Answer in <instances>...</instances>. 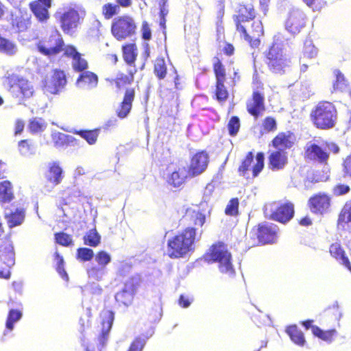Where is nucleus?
<instances>
[{"instance_id":"nucleus-1","label":"nucleus","mask_w":351,"mask_h":351,"mask_svg":"<svg viewBox=\"0 0 351 351\" xmlns=\"http://www.w3.org/2000/svg\"><path fill=\"white\" fill-rule=\"evenodd\" d=\"M255 17L256 12L251 3L240 4L232 17L236 30L254 49L259 47L264 35L263 23L261 20H254Z\"/></svg>"},{"instance_id":"nucleus-2","label":"nucleus","mask_w":351,"mask_h":351,"mask_svg":"<svg viewBox=\"0 0 351 351\" xmlns=\"http://www.w3.org/2000/svg\"><path fill=\"white\" fill-rule=\"evenodd\" d=\"M136 73V69L130 70L126 73L119 72L115 77L105 79L109 86H114L118 91L124 90L123 98L116 110V114L119 119H125L132 110L136 97V90L129 86L134 82Z\"/></svg>"},{"instance_id":"nucleus-3","label":"nucleus","mask_w":351,"mask_h":351,"mask_svg":"<svg viewBox=\"0 0 351 351\" xmlns=\"http://www.w3.org/2000/svg\"><path fill=\"white\" fill-rule=\"evenodd\" d=\"M198 240L197 228L185 227L167 240V254L171 258H184L194 252Z\"/></svg>"},{"instance_id":"nucleus-4","label":"nucleus","mask_w":351,"mask_h":351,"mask_svg":"<svg viewBox=\"0 0 351 351\" xmlns=\"http://www.w3.org/2000/svg\"><path fill=\"white\" fill-rule=\"evenodd\" d=\"M309 118L315 128L329 130L337 123L338 111L332 102L320 101L311 109Z\"/></svg>"},{"instance_id":"nucleus-5","label":"nucleus","mask_w":351,"mask_h":351,"mask_svg":"<svg viewBox=\"0 0 351 351\" xmlns=\"http://www.w3.org/2000/svg\"><path fill=\"white\" fill-rule=\"evenodd\" d=\"M204 258L208 263H218L219 269L223 274H234L232 255L227 245L222 241L213 243L204 254Z\"/></svg>"},{"instance_id":"nucleus-6","label":"nucleus","mask_w":351,"mask_h":351,"mask_svg":"<svg viewBox=\"0 0 351 351\" xmlns=\"http://www.w3.org/2000/svg\"><path fill=\"white\" fill-rule=\"evenodd\" d=\"M265 64L271 72L275 74H284L289 67L291 61L283 53V49L277 42H273L263 53Z\"/></svg>"},{"instance_id":"nucleus-7","label":"nucleus","mask_w":351,"mask_h":351,"mask_svg":"<svg viewBox=\"0 0 351 351\" xmlns=\"http://www.w3.org/2000/svg\"><path fill=\"white\" fill-rule=\"evenodd\" d=\"M265 167V155L263 152H258L254 156L253 152H248L241 160L238 167L240 176L246 179L256 178Z\"/></svg>"},{"instance_id":"nucleus-8","label":"nucleus","mask_w":351,"mask_h":351,"mask_svg":"<svg viewBox=\"0 0 351 351\" xmlns=\"http://www.w3.org/2000/svg\"><path fill=\"white\" fill-rule=\"evenodd\" d=\"M8 90L20 101H24L34 95V86L27 79L12 74L5 77Z\"/></svg>"},{"instance_id":"nucleus-9","label":"nucleus","mask_w":351,"mask_h":351,"mask_svg":"<svg viewBox=\"0 0 351 351\" xmlns=\"http://www.w3.org/2000/svg\"><path fill=\"white\" fill-rule=\"evenodd\" d=\"M62 36L58 32L46 36L36 44V49L43 56L48 58L56 56L66 49Z\"/></svg>"},{"instance_id":"nucleus-10","label":"nucleus","mask_w":351,"mask_h":351,"mask_svg":"<svg viewBox=\"0 0 351 351\" xmlns=\"http://www.w3.org/2000/svg\"><path fill=\"white\" fill-rule=\"evenodd\" d=\"M258 241V245H267L276 243L278 237V226L269 221L258 223L250 232Z\"/></svg>"},{"instance_id":"nucleus-11","label":"nucleus","mask_w":351,"mask_h":351,"mask_svg":"<svg viewBox=\"0 0 351 351\" xmlns=\"http://www.w3.org/2000/svg\"><path fill=\"white\" fill-rule=\"evenodd\" d=\"M110 30L117 40H123L136 34V25L130 16L123 15L113 20Z\"/></svg>"},{"instance_id":"nucleus-12","label":"nucleus","mask_w":351,"mask_h":351,"mask_svg":"<svg viewBox=\"0 0 351 351\" xmlns=\"http://www.w3.org/2000/svg\"><path fill=\"white\" fill-rule=\"evenodd\" d=\"M213 70L216 80L215 98L219 103H223L228 99L229 93L225 86L226 80V68L221 60L217 56L213 58Z\"/></svg>"},{"instance_id":"nucleus-13","label":"nucleus","mask_w":351,"mask_h":351,"mask_svg":"<svg viewBox=\"0 0 351 351\" xmlns=\"http://www.w3.org/2000/svg\"><path fill=\"white\" fill-rule=\"evenodd\" d=\"M330 152L337 154L339 152V147L334 143H325L324 147L317 144L311 143L305 149L304 158L326 165L328 163Z\"/></svg>"},{"instance_id":"nucleus-14","label":"nucleus","mask_w":351,"mask_h":351,"mask_svg":"<svg viewBox=\"0 0 351 351\" xmlns=\"http://www.w3.org/2000/svg\"><path fill=\"white\" fill-rule=\"evenodd\" d=\"M0 261L3 266L0 267V279L8 280L11 277V267L14 265V251L12 242L5 239L0 244Z\"/></svg>"},{"instance_id":"nucleus-15","label":"nucleus","mask_w":351,"mask_h":351,"mask_svg":"<svg viewBox=\"0 0 351 351\" xmlns=\"http://www.w3.org/2000/svg\"><path fill=\"white\" fill-rule=\"evenodd\" d=\"M307 206L313 214L323 216L330 211L332 197L326 192L315 193L308 198Z\"/></svg>"},{"instance_id":"nucleus-16","label":"nucleus","mask_w":351,"mask_h":351,"mask_svg":"<svg viewBox=\"0 0 351 351\" xmlns=\"http://www.w3.org/2000/svg\"><path fill=\"white\" fill-rule=\"evenodd\" d=\"M44 188L47 191H51L60 184L64 178V171L60 163L58 161L49 162L44 173Z\"/></svg>"},{"instance_id":"nucleus-17","label":"nucleus","mask_w":351,"mask_h":351,"mask_svg":"<svg viewBox=\"0 0 351 351\" xmlns=\"http://www.w3.org/2000/svg\"><path fill=\"white\" fill-rule=\"evenodd\" d=\"M295 215L294 204L290 201L280 202L271 212L270 218L274 221L286 224Z\"/></svg>"},{"instance_id":"nucleus-18","label":"nucleus","mask_w":351,"mask_h":351,"mask_svg":"<svg viewBox=\"0 0 351 351\" xmlns=\"http://www.w3.org/2000/svg\"><path fill=\"white\" fill-rule=\"evenodd\" d=\"M209 162V156L206 151L202 150L196 152L191 158L188 167V176L194 178L199 176L206 169Z\"/></svg>"},{"instance_id":"nucleus-19","label":"nucleus","mask_w":351,"mask_h":351,"mask_svg":"<svg viewBox=\"0 0 351 351\" xmlns=\"http://www.w3.org/2000/svg\"><path fill=\"white\" fill-rule=\"evenodd\" d=\"M66 83L64 71L56 69L53 71L50 80L44 82L43 88L47 93L57 95L65 87Z\"/></svg>"},{"instance_id":"nucleus-20","label":"nucleus","mask_w":351,"mask_h":351,"mask_svg":"<svg viewBox=\"0 0 351 351\" xmlns=\"http://www.w3.org/2000/svg\"><path fill=\"white\" fill-rule=\"evenodd\" d=\"M247 112L257 119L265 111V94L263 91L254 89L251 97L246 102Z\"/></svg>"},{"instance_id":"nucleus-21","label":"nucleus","mask_w":351,"mask_h":351,"mask_svg":"<svg viewBox=\"0 0 351 351\" xmlns=\"http://www.w3.org/2000/svg\"><path fill=\"white\" fill-rule=\"evenodd\" d=\"M80 16L77 10L69 8L60 17V27L66 34H69L78 26Z\"/></svg>"},{"instance_id":"nucleus-22","label":"nucleus","mask_w":351,"mask_h":351,"mask_svg":"<svg viewBox=\"0 0 351 351\" xmlns=\"http://www.w3.org/2000/svg\"><path fill=\"white\" fill-rule=\"evenodd\" d=\"M181 221L184 222V225H186V227L196 228L197 236L199 228H201L206 223V215L199 210L188 208L186 209Z\"/></svg>"},{"instance_id":"nucleus-23","label":"nucleus","mask_w":351,"mask_h":351,"mask_svg":"<svg viewBox=\"0 0 351 351\" xmlns=\"http://www.w3.org/2000/svg\"><path fill=\"white\" fill-rule=\"evenodd\" d=\"M114 319V313L111 310H104L101 313V330L97 339L101 347L104 346L108 341L109 332L112 327Z\"/></svg>"},{"instance_id":"nucleus-24","label":"nucleus","mask_w":351,"mask_h":351,"mask_svg":"<svg viewBox=\"0 0 351 351\" xmlns=\"http://www.w3.org/2000/svg\"><path fill=\"white\" fill-rule=\"evenodd\" d=\"M29 6L38 21L46 22L49 19V9L51 7V0H34L29 3Z\"/></svg>"},{"instance_id":"nucleus-25","label":"nucleus","mask_w":351,"mask_h":351,"mask_svg":"<svg viewBox=\"0 0 351 351\" xmlns=\"http://www.w3.org/2000/svg\"><path fill=\"white\" fill-rule=\"evenodd\" d=\"M64 56L72 58V67L76 72H82L88 67L87 60L82 58V54L78 52L73 45H67L64 50Z\"/></svg>"},{"instance_id":"nucleus-26","label":"nucleus","mask_w":351,"mask_h":351,"mask_svg":"<svg viewBox=\"0 0 351 351\" xmlns=\"http://www.w3.org/2000/svg\"><path fill=\"white\" fill-rule=\"evenodd\" d=\"M305 15L298 11L291 12L286 21V29L292 34H299L306 25Z\"/></svg>"},{"instance_id":"nucleus-27","label":"nucleus","mask_w":351,"mask_h":351,"mask_svg":"<svg viewBox=\"0 0 351 351\" xmlns=\"http://www.w3.org/2000/svg\"><path fill=\"white\" fill-rule=\"evenodd\" d=\"M288 163V154L282 149L271 152L268 156V167L271 171L283 169Z\"/></svg>"},{"instance_id":"nucleus-28","label":"nucleus","mask_w":351,"mask_h":351,"mask_svg":"<svg viewBox=\"0 0 351 351\" xmlns=\"http://www.w3.org/2000/svg\"><path fill=\"white\" fill-rule=\"evenodd\" d=\"M295 141V136L292 132H281L272 139L271 145L276 149L286 151L294 145Z\"/></svg>"},{"instance_id":"nucleus-29","label":"nucleus","mask_w":351,"mask_h":351,"mask_svg":"<svg viewBox=\"0 0 351 351\" xmlns=\"http://www.w3.org/2000/svg\"><path fill=\"white\" fill-rule=\"evenodd\" d=\"M329 252L334 258L341 261V264L351 272L350 261L346 256L344 249L339 243H332L329 247Z\"/></svg>"},{"instance_id":"nucleus-30","label":"nucleus","mask_w":351,"mask_h":351,"mask_svg":"<svg viewBox=\"0 0 351 351\" xmlns=\"http://www.w3.org/2000/svg\"><path fill=\"white\" fill-rule=\"evenodd\" d=\"M351 223V199L347 201L341 208L337 217L338 229L345 230Z\"/></svg>"},{"instance_id":"nucleus-31","label":"nucleus","mask_w":351,"mask_h":351,"mask_svg":"<svg viewBox=\"0 0 351 351\" xmlns=\"http://www.w3.org/2000/svg\"><path fill=\"white\" fill-rule=\"evenodd\" d=\"M25 211L24 208H17L14 211L4 213V218L10 228L20 226L24 221Z\"/></svg>"},{"instance_id":"nucleus-32","label":"nucleus","mask_w":351,"mask_h":351,"mask_svg":"<svg viewBox=\"0 0 351 351\" xmlns=\"http://www.w3.org/2000/svg\"><path fill=\"white\" fill-rule=\"evenodd\" d=\"M15 198L13 186L8 180L0 182V204L3 206Z\"/></svg>"},{"instance_id":"nucleus-33","label":"nucleus","mask_w":351,"mask_h":351,"mask_svg":"<svg viewBox=\"0 0 351 351\" xmlns=\"http://www.w3.org/2000/svg\"><path fill=\"white\" fill-rule=\"evenodd\" d=\"M187 178H189L188 171L186 173L185 167H182L175 170L168 176L167 182L173 187H179L186 182Z\"/></svg>"},{"instance_id":"nucleus-34","label":"nucleus","mask_w":351,"mask_h":351,"mask_svg":"<svg viewBox=\"0 0 351 351\" xmlns=\"http://www.w3.org/2000/svg\"><path fill=\"white\" fill-rule=\"evenodd\" d=\"M286 333L291 340L296 345L303 347L306 344V339L304 332L298 327L297 325H290L286 328Z\"/></svg>"},{"instance_id":"nucleus-35","label":"nucleus","mask_w":351,"mask_h":351,"mask_svg":"<svg viewBox=\"0 0 351 351\" xmlns=\"http://www.w3.org/2000/svg\"><path fill=\"white\" fill-rule=\"evenodd\" d=\"M123 58L130 66H134L138 56V49L135 43H128L122 46Z\"/></svg>"},{"instance_id":"nucleus-36","label":"nucleus","mask_w":351,"mask_h":351,"mask_svg":"<svg viewBox=\"0 0 351 351\" xmlns=\"http://www.w3.org/2000/svg\"><path fill=\"white\" fill-rule=\"evenodd\" d=\"M98 76L93 72L84 71L81 72L76 80L77 84L86 85L95 88L98 84Z\"/></svg>"},{"instance_id":"nucleus-37","label":"nucleus","mask_w":351,"mask_h":351,"mask_svg":"<svg viewBox=\"0 0 351 351\" xmlns=\"http://www.w3.org/2000/svg\"><path fill=\"white\" fill-rule=\"evenodd\" d=\"M313 335L324 341L331 343L337 335V331L335 328L324 330L319 327H314Z\"/></svg>"},{"instance_id":"nucleus-38","label":"nucleus","mask_w":351,"mask_h":351,"mask_svg":"<svg viewBox=\"0 0 351 351\" xmlns=\"http://www.w3.org/2000/svg\"><path fill=\"white\" fill-rule=\"evenodd\" d=\"M134 295L132 292L123 289L115 294L114 298L119 306H129L133 302Z\"/></svg>"},{"instance_id":"nucleus-39","label":"nucleus","mask_w":351,"mask_h":351,"mask_svg":"<svg viewBox=\"0 0 351 351\" xmlns=\"http://www.w3.org/2000/svg\"><path fill=\"white\" fill-rule=\"evenodd\" d=\"M154 73L158 80H164L167 74V67L165 59L158 57L154 63Z\"/></svg>"},{"instance_id":"nucleus-40","label":"nucleus","mask_w":351,"mask_h":351,"mask_svg":"<svg viewBox=\"0 0 351 351\" xmlns=\"http://www.w3.org/2000/svg\"><path fill=\"white\" fill-rule=\"evenodd\" d=\"M84 243L90 247H97L101 243V237L95 228L89 230L83 237Z\"/></svg>"},{"instance_id":"nucleus-41","label":"nucleus","mask_w":351,"mask_h":351,"mask_svg":"<svg viewBox=\"0 0 351 351\" xmlns=\"http://www.w3.org/2000/svg\"><path fill=\"white\" fill-rule=\"evenodd\" d=\"M51 139L54 146L57 148L67 146L72 141L71 136L60 132L52 134Z\"/></svg>"},{"instance_id":"nucleus-42","label":"nucleus","mask_w":351,"mask_h":351,"mask_svg":"<svg viewBox=\"0 0 351 351\" xmlns=\"http://www.w3.org/2000/svg\"><path fill=\"white\" fill-rule=\"evenodd\" d=\"M75 133L85 139L88 144L93 145L97 142L99 129L81 130L76 131Z\"/></svg>"},{"instance_id":"nucleus-43","label":"nucleus","mask_w":351,"mask_h":351,"mask_svg":"<svg viewBox=\"0 0 351 351\" xmlns=\"http://www.w3.org/2000/svg\"><path fill=\"white\" fill-rule=\"evenodd\" d=\"M318 49L314 45L312 40L306 39L302 49V56L304 58L312 59L317 56Z\"/></svg>"},{"instance_id":"nucleus-44","label":"nucleus","mask_w":351,"mask_h":351,"mask_svg":"<svg viewBox=\"0 0 351 351\" xmlns=\"http://www.w3.org/2000/svg\"><path fill=\"white\" fill-rule=\"evenodd\" d=\"M16 51V45L0 35V52L7 55H14Z\"/></svg>"},{"instance_id":"nucleus-45","label":"nucleus","mask_w":351,"mask_h":351,"mask_svg":"<svg viewBox=\"0 0 351 351\" xmlns=\"http://www.w3.org/2000/svg\"><path fill=\"white\" fill-rule=\"evenodd\" d=\"M46 128V123L41 118H32L29 120L28 129L32 134L43 132Z\"/></svg>"},{"instance_id":"nucleus-46","label":"nucleus","mask_w":351,"mask_h":351,"mask_svg":"<svg viewBox=\"0 0 351 351\" xmlns=\"http://www.w3.org/2000/svg\"><path fill=\"white\" fill-rule=\"evenodd\" d=\"M141 278L139 274L134 275L129 278L124 283V289L128 290L135 294L138 287L140 286Z\"/></svg>"},{"instance_id":"nucleus-47","label":"nucleus","mask_w":351,"mask_h":351,"mask_svg":"<svg viewBox=\"0 0 351 351\" xmlns=\"http://www.w3.org/2000/svg\"><path fill=\"white\" fill-rule=\"evenodd\" d=\"M22 317V313L19 310L11 309L9 311L5 326L9 330H12L14 328L15 322L19 321Z\"/></svg>"},{"instance_id":"nucleus-48","label":"nucleus","mask_w":351,"mask_h":351,"mask_svg":"<svg viewBox=\"0 0 351 351\" xmlns=\"http://www.w3.org/2000/svg\"><path fill=\"white\" fill-rule=\"evenodd\" d=\"M54 260L56 262V271L59 274V275L63 278L64 280H69V276L64 268V258L62 256H61L58 252H56L53 255Z\"/></svg>"},{"instance_id":"nucleus-49","label":"nucleus","mask_w":351,"mask_h":351,"mask_svg":"<svg viewBox=\"0 0 351 351\" xmlns=\"http://www.w3.org/2000/svg\"><path fill=\"white\" fill-rule=\"evenodd\" d=\"M241 128L240 119L237 116H232L228 122L227 128L230 136H236Z\"/></svg>"},{"instance_id":"nucleus-50","label":"nucleus","mask_w":351,"mask_h":351,"mask_svg":"<svg viewBox=\"0 0 351 351\" xmlns=\"http://www.w3.org/2000/svg\"><path fill=\"white\" fill-rule=\"evenodd\" d=\"M239 200L237 197L232 198L228 203L225 213L228 216H237L239 215Z\"/></svg>"},{"instance_id":"nucleus-51","label":"nucleus","mask_w":351,"mask_h":351,"mask_svg":"<svg viewBox=\"0 0 351 351\" xmlns=\"http://www.w3.org/2000/svg\"><path fill=\"white\" fill-rule=\"evenodd\" d=\"M119 5L110 3L102 6V14L106 19H110L119 12Z\"/></svg>"},{"instance_id":"nucleus-52","label":"nucleus","mask_w":351,"mask_h":351,"mask_svg":"<svg viewBox=\"0 0 351 351\" xmlns=\"http://www.w3.org/2000/svg\"><path fill=\"white\" fill-rule=\"evenodd\" d=\"M94 256L93 250L88 247H80L77 250V258L81 261H90Z\"/></svg>"},{"instance_id":"nucleus-53","label":"nucleus","mask_w":351,"mask_h":351,"mask_svg":"<svg viewBox=\"0 0 351 351\" xmlns=\"http://www.w3.org/2000/svg\"><path fill=\"white\" fill-rule=\"evenodd\" d=\"M55 239L56 242L62 245L68 247L69 245H71L73 244V239L71 237V235L63 232H60L55 234Z\"/></svg>"},{"instance_id":"nucleus-54","label":"nucleus","mask_w":351,"mask_h":351,"mask_svg":"<svg viewBox=\"0 0 351 351\" xmlns=\"http://www.w3.org/2000/svg\"><path fill=\"white\" fill-rule=\"evenodd\" d=\"M18 147L22 155L26 156L34 153L33 145L27 139L20 141L18 144Z\"/></svg>"},{"instance_id":"nucleus-55","label":"nucleus","mask_w":351,"mask_h":351,"mask_svg":"<svg viewBox=\"0 0 351 351\" xmlns=\"http://www.w3.org/2000/svg\"><path fill=\"white\" fill-rule=\"evenodd\" d=\"M302 1L314 12L321 11L327 5L325 0H302Z\"/></svg>"},{"instance_id":"nucleus-56","label":"nucleus","mask_w":351,"mask_h":351,"mask_svg":"<svg viewBox=\"0 0 351 351\" xmlns=\"http://www.w3.org/2000/svg\"><path fill=\"white\" fill-rule=\"evenodd\" d=\"M95 261L101 267H105L111 261V257L108 253L105 251H99L95 255Z\"/></svg>"},{"instance_id":"nucleus-57","label":"nucleus","mask_w":351,"mask_h":351,"mask_svg":"<svg viewBox=\"0 0 351 351\" xmlns=\"http://www.w3.org/2000/svg\"><path fill=\"white\" fill-rule=\"evenodd\" d=\"M350 191V186L344 183H337L332 188V193L337 197L345 195L349 193Z\"/></svg>"},{"instance_id":"nucleus-58","label":"nucleus","mask_w":351,"mask_h":351,"mask_svg":"<svg viewBox=\"0 0 351 351\" xmlns=\"http://www.w3.org/2000/svg\"><path fill=\"white\" fill-rule=\"evenodd\" d=\"M146 343V339L141 337H136L130 345L127 351H143Z\"/></svg>"},{"instance_id":"nucleus-59","label":"nucleus","mask_w":351,"mask_h":351,"mask_svg":"<svg viewBox=\"0 0 351 351\" xmlns=\"http://www.w3.org/2000/svg\"><path fill=\"white\" fill-rule=\"evenodd\" d=\"M341 167L343 176L351 178V153L343 160Z\"/></svg>"},{"instance_id":"nucleus-60","label":"nucleus","mask_w":351,"mask_h":351,"mask_svg":"<svg viewBox=\"0 0 351 351\" xmlns=\"http://www.w3.org/2000/svg\"><path fill=\"white\" fill-rule=\"evenodd\" d=\"M263 129L267 132L274 131L276 130V121L271 117H267L263 121Z\"/></svg>"},{"instance_id":"nucleus-61","label":"nucleus","mask_w":351,"mask_h":351,"mask_svg":"<svg viewBox=\"0 0 351 351\" xmlns=\"http://www.w3.org/2000/svg\"><path fill=\"white\" fill-rule=\"evenodd\" d=\"M142 38L144 40H149L152 38V32L149 25L147 21H143L141 27Z\"/></svg>"},{"instance_id":"nucleus-62","label":"nucleus","mask_w":351,"mask_h":351,"mask_svg":"<svg viewBox=\"0 0 351 351\" xmlns=\"http://www.w3.org/2000/svg\"><path fill=\"white\" fill-rule=\"evenodd\" d=\"M334 73L336 77L334 86L339 88L340 85H342L345 83L346 79L344 75L338 69L335 70Z\"/></svg>"},{"instance_id":"nucleus-63","label":"nucleus","mask_w":351,"mask_h":351,"mask_svg":"<svg viewBox=\"0 0 351 351\" xmlns=\"http://www.w3.org/2000/svg\"><path fill=\"white\" fill-rule=\"evenodd\" d=\"M167 0H161L159 3L160 5V16L161 20L165 21V16L168 14V10L167 8Z\"/></svg>"},{"instance_id":"nucleus-64","label":"nucleus","mask_w":351,"mask_h":351,"mask_svg":"<svg viewBox=\"0 0 351 351\" xmlns=\"http://www.w3.org/2000/svg\"><path fill=\"white\" fill-rule=\"evenodd\" d=\"M132 265L129 264L122 265L118 269L117 275L119 277H125L130 271Z\"/></svg>"}]
</instances>
